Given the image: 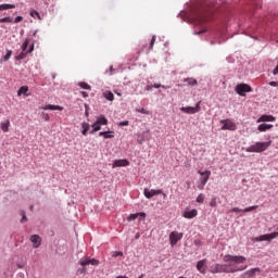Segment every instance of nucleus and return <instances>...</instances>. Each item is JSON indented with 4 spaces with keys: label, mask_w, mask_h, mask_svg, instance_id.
<instances>
[{
    "label": "nucleus",
    "mask_w": 278,
    "mask_h": 278,
    "mask_svg": "<svg viewBox=\"0 0 278 278\" xmlns=\"http://www.w3.org/2000/svg\"><path fill=\"white\" fill-rule=\"evenodd\" d=\"M276 118L273 115H262L257 123H275Z\"/></svg>",
    "instance_id": "14"
},
{
    "label": "nucleus",
    "mask_w": 278,
    "mask_h": 278,
    "mask_svg": "<svg viewBox=\"0 0 278 278\" xmlns=\"http://www.w3.org/2000/svg\"><path fill=\"white\" fill-rule=\"evenodd\" d=\"M207 31V28L206 27H203L201 30L197 31L195 30V34L199 35V34H205Z\"/></svg>",
    "instance_id": "44"
},
{
    "label": "nucleus",
    "mask_w": 278,
    "mask_h": 278,
    "mask_svg": "<svg viewBox=\"0 0 278 278\" xmlns=\"http://www.w3.org/2000/svg\"><path fill=\"white\" fill-rule=\"evenodd\" d=\"M273 144V141L256 142L245 149L247 153H263L268 147Z\"/></svg>",
    "instance_id": "2"
},
{
    "label": "nucleus",
    "mask_w": 278,
    "mask_h": 278,
    "mask_svg": "<svg viewBox=\"0 0 278 278\" xmlns=\"http://www.w3.org/2000/svg\"><path fill=\"white\" fill-rule=\"evenodd\" d=\"M153 88H162V85L161 84H154Z\"/></svg>",
    "instance_id": "51"
},
{
    "label": "nucleus",
    "mask_w": 278,
    "mask_h": 278,
    "mask_svg": "<svg viewBox=\"0 0 278 278\" xmlns=\"http://www.w3.org/2000/svg\"><path fill=\"white\" fill-rule=\"evenodd\" d=\"M29 87L27 86H22L18 90H17V97H21V94H24V97H29Z\"/></svg>",
    "instance_id": "17"
},
{
    "label": "nucleus",
    "mask_w": 278,
    "mask_h": 278,
    "mask_svg": "<svg viewBox=\"0 0 278 278\" xmlns=\"http://www.w3.org/2000/svg\"><path fill=\"white\" fill-rule=\"evenodd\" d=\"M220 124L223 125L222 126V130L223 131H226V130H228V131H236V129H237L236 124L231 119H222Z\"/></svg>",
    "instance_id": "6"
},
{
    "label": "nucleus",
    "mask_w": 278,
    "mask_h": 278,
    "mask_svg": "<svg viewBox=\"0 0 278 278\" xmlns=\"http://www.w3.org/2000/svg\"><path fill=\"white\" fill-rule=\"evenodd\" d=\"M198 214H199V212L195 208H193L191 211H185L182 216H184V218H189L190 219V218H195V216Z\"/></svg>",
    "instance_id": "15"
},
{
    "label": "nucleus",
    "mask_w": 278,
    "mask_h": 278,
    "mask_svg": "<svg viewBox=\"0 0 278 278\" xmlns=\"http://www.w3.org/2000/svg\"><path fill=\"white\" fill-rule=\"evenodd\" d=\"M136 112H139L140 114H146V115L151 114V112L147 111V109H144V108L136 109Z\"/></svg>",
    "instance_id": "36"
},
{
    "label": "nucleus",
    "mask_w": 278,
    "mask_h": 278,
    "mask_svg": "<svg viewBox=\"0 0 278 278\" xmlns=\"http://www.w3.org/2000/svg\"><path fill=\"white\" fill-rule=\"evenodd\" d=\"M92 130L90 131V134H94V132H97V131H101V125L98 123V122H96L93 125H92Z\"/></svg>",
    "instance_id": "30"
},
{
    "label": "nucleus",
    "mask_w": 278,
    "mask_h": 278,
    "mask_svg": "<svg viewBox=\"0 0 278 278\" xmlns=\"http://www.w3.org/2000/svg\"><path fill=\"white\" fill-rule=\"evenodd\" d=\"M123 166H129V161H127L126 159L115 160L113 162L112 168H121Z\"/></svg>",
    "instance_id": "13"
},
{
    "label": "nucleus",
    "mask_w": 278,
    "mask_h": 278,
    "mask_svg": "<svg viewBox=\"0 0 278 278\" xmlns=\"http://www.w3.org/2000/svg\"><path fill=\"white\" fill-rule=\"evenodd\" d=\"M180 110H181V112H185L186 114H197L194 106H182V108H180Z\"/></svg>",
    "instance_id": "20"
},
{
    "label": "nucleus",
    "mask_w": 278,
    "mask_h": 278,
    "mask_svg": "<svg viewBox=\"0 0 278 278\" xmlns=\"http://www.w3.org/2000/svg\"><path fill=\"white\" fill-rule=\"evenodd\" d=\"M205 201V195L203 193H200L197 198V203H203Z\"/></svg>",
    "instance_id": "37"
},
{
    "label": "nucleus",
    "mask_w": 278,
    "mask_h": 278,
    "mask_svg": "<svg viewBox=\"0 0 278 278\" xmlns=\"http://www.w3.org/2000/svg\"><path fill=\"white\" fill-rule=\"evenodd\" d=\"M81 127H83V136H88V131H90V124L85 122L81 124Z\"/></svg>",
    "instance_id": "26"
},
{
    "label": "nucleus",
    "mask_w": 278,
    "mask_h": 278,
    "mask_svg": "<svg viewBox=\"0 0 278 278\" xmlns=\"http://www.w3.org/2000/svg\"><path fill=\"white\" fill-rule=\"evenodd\" d=\"M12 58V50H8L7 54L3 56L2 62H8Z\"/></svg>",
    "instance_id": "34"
},
{
    "label": "nucleus",
    "mask_w": 278,
    "mask_h": 278,
    "mask_svg": "<svg viewBox=\"0 0 278 278\" xmlns=\"http://www.w3.org/2000/svg\"><path fill=\"white\" fill-rule=\"evenodd\" d=\"M29 42H31V40L25 39L24 43L22 45V51L27 53V48L29 47Z\"/></svg>",
    "instance_id": "31"
},
{
    "label": "nucleus",
    "mask_w": 278,
    "mask_h": 278,
    "mask_svg": "<svg viewBox=\"0 0 278 278\" xmlns=\"http://www.w3.org/2000/svg\"><path fill=\"white\" fill-rule=\"evenodd\" d=\"M128 125H129L128 121H124V122L119 123L121 127H127Z\"/></svg>",
    "instance_id": "45"
},
{
    "label": "nucleus",
    "mask_w": 278,
    "mask_h": 278,
    "mask_svg": "<svg viewBox=\"0 0 278 278\" xmlns=\"http://www.w3.org/2000/svg\"><path fill=\"white\" fill-rule=\"evenodd\" d=\"M30 242L33 244V249H39L40 244H42V237L39 235H31Z\"/></svg>",
    "instance_id": "10"
},
{
    "label": "nucleus",
    "mask_w": 278,
    "mask_h": 278,
    "mask_svg": "<svg viewBox=\"0 0 278 278\" xmlns=\"http://www.w3.org/2000/svg\"><path fill=\"white\" fill-rule=\"evenodd\" d=\"M78 264L83 266V268L78 269V275H85L86 273V266H99L100 262L97 258H89V257H83L79 260Z\"/></svg>",
    "instance_id": "3"
},
{
    "label": "nucleus",
    "mask_w": 278,
    "mask_h": 278,
    "mask_svg": "<svg viewBox=\"0 0 278 278\" xmlns=\"http://www.w3.org/2000/svg\"><path fill=\"white\" fill-rule=\"evenodd\" d=\"M0 23H14V18L11 16L0 18Z\"/></svg>",
    "instance_id": "32"
},
{
    "label": "nucleus",
    "mask_w": 278,
    "mask_h": 278,
    "mask_svg": "<svg viewBox=\"0 0 278 278\" xmlns=\"http://www.w3.org/2000/svg\"><path fill=\"white\" fill-rule=\"evenodd\" d=\"M21 21H23V16H17L14 20V23H21Z\"/></svg>",
    "instance_id": "48"
},
{
    "label": "nucleus",
    "mask_w": 278,
    "mask_h": 278,
    "mask_svg": "<svg viewBox=\"0 0 278 278\" xmlns=\"http://www.w3.org/2000/svg\"><path fill=\"white\" fill-rule=\"evenodd\" d=\"M96 123L100 124V125H108V118L104 117V115H100Z\"/></svg>",
    "instance_id": "28"
},
{
    "label": "nucleus",
    "mask_w": 278,
    "mask_h": 278,
    "mask_svg": "<svg viewBox=\"0 0 278 278\" xmlns=\"http://www.w3.org/2000/svg\"><path fill=\"white\" fill-rule=\"evenodd\" d=\"M138 278H144V274H141Z\"/></svg>",
    "instance_id": "53"
},
{
    "label": "nucleus",
    "mask_w": 278,
    "mask_h": 278,
    "mask_svg": "<svg viewBox=\"0 0 278 278\" xmlns=\"http://www.w3.org/2000/svg\"><path fill=\"white\" fill-rule=\"evenodd\" d=\"M138 216H140V220H144V218H147V213L130 214L128 220H136Z\"/></svg>",
    "instance_id": "18"
},
{
    "label": "nucleus",
    "mask_w": 278,
    "mask_h": 278,
    "mask_svg": "<svg viewBox=\"0 0 278 278\" xmlns=\"http://www.w3.org/2000/svg\"><path fill=\"white\" fill-rule=\"evenodd\" d=\"M181 238H184L182 232L172 231L169 235L170 245L175 247V244H177V242H179V240H181Z\"/></svg>",
    "instance_id": "8"
},
{
    "label": "nucleus",
    "mask_w": 278,
    "mask_h": 278,
    "mask_svg": "<svg viewBox=\"0 0 278 278\" xmlns=\"http://www.w3.org/2000/svg\"><path fill=\"white\" fill-rule=\"evenodd\" d=\"M143 194H144L146 199H153V197H157V194H162V189H159V190L144 189Z\"/></svg>",
    "instance_id": "12"
},
{
    "label": "nucleus",
    "mask_w": 278,
    "mask_h": 278,
    "mask_svg": "<svg viewBox=\"0 0 278 278\" xmlns=\"http://www.w3.org/2000/svg\"><path fill=\"white\" fill-rule=\"evenodd\" d=\"M210 205H211V207H216V205H217L216 198H213L211 200Z\"/></svg>",
    "instance_id": "42"
},
{
    "label": "nucleus",
    "mask_w": 278,
    "mask_h": 278,
    "mask_svg": "<svg viewBox=\"0 0 278 278\" xmlns=\"http://www.w3.org/2000/svg\"><path fill=\"white\" fill-rule=\"evenodd\" d=\"M161 88H164V90H168V88H170V87L169 86L161 85Z\"/></svg>",
    "instance_id": "52"
},
{
    "label": "nucleus",
    "mask_w": 278,
    "mask_h": 278,
    "mask_svg": "<svg viewBox=\"0 0 278 278\" xmlns=\"http://www.w3.org/2000/svg\"><path fill=\"white\" fill-rule=\"evenodd\" d=\"M193 110H195V114L197 112H201V101H199L195 106H193Z\"/></svg>",
    "instance_id": "41"
},
{
    "label": "nucleus",
    "mask_w": 278,
    "mask_h": 278,
    "mask_svg": "<svg viewBox=\"0 0 278 278\" xmlns=\"http://www.w3.org/2000/svg\"><path fill=\"white\" fill-rule=\"evenodd\" d=\"M31 51H34V45H31L26 52L22 50L21 54L16 56V60H25V56L27 55V53H31Z\"/></svg>",
    "instance_id": "19"
},
{
    "label": "nucleus",
    "mask_w": 278,
    "mask_h": 278,
    "mask_svg": "<svg viewBox=\"0 0 278 278\" xmlns=\"http://www.w3.org/2000/svg\"><path fill=\"white\" fill-rule=\"evenodd\" d=\"M277 237H278V232H271V233L256 237L255 241L256 242H264V241L270 242V240H275V238H277Z\"/></svg>",
    "instance_id": "9"
},
{
    "label": "nucleus",
    "mask_w": 278,
    "mask_h": 278,
    "mask_svg": "<svg viewBox=\"0 0 278 278\" xmlns=\"http://www.w3.org/2000/svg\"><path fill=\"white\" fill-rule=\"evenodd\" d=\"M257 273H260V267L252 268V269L245 271L244 275H247L248 277H255V275H257Z\"/></svg>",
    "instance_id": "23"
},
{
    "label": "nucleus",
    "mask_w": 278,
    "mask_h": 278,
    "mask_svg": "<svg viewBox=\"0 0 278 278\" xmlns=\"http://www.w3.org/2000/svg\"><path fill=\"white\" fill-rule=\"evenodd\" d=\"M137 142H138L139 144H143L144 138H140V136H138Z\"/></svg>",
    "instance_id": "47"
},
{
    "label": "nucleus",
    "mask_w": 278,
    "mask_h": 278,
    "mask_svg": "<svg viewBox=\"0 0 278 278\" xmlns=\"http://www.w3.org/2000/svg\"><path fill=\"white\" fill-rule=\"evenodd\" d=\"M30 210H34V205L30 206Z\"/></svg>",
    "instance_id": "58"
},
{
    "label": "nucleus",
    "mask_w": 278,
    "mask_h": 278,
    "mask_svg": "<svg viewBox=\"0 0 278 278\" xmlns=\"http://www.w3.org/2000/svg\"><path fill=\"white\" fill-rule=\"evenodd\" d=\"M42 116L45 121H51V117L49 116V114L43 113Z\"/></svg>",
    "instance_id": "46"
},
{
    "label": "nucleus",
    "mask_w": 278,
    "mask_h": 278,
    "mask_svg": "<svg viewBox=\"0 0 278 278\" xmlns=\"http://www.w3.org/2000/svg\"><path fill=\"white\" fill-rule=\"evenodd\" d=\"M2 131H9L10 129V121H7L5 123L1 124Z\"/></svg>",
    "instance_id": "33"
},
{
    "label": "nucleus",
    "mask_w": 278,
    "mask_h": 278,
    "mask_svg": "<svg viewBox=\"0 0 278 278\" xmlns=\"http://www.w3.org/2000/svg\"><path fill=\"white\" fill-rule=\"evenodd\" d=\"M81 94H83L84 99H86L88 97V92H86V91H81Z\"/></svg>",
    "instance_id": "50"
},
{
    "label": "nucleus",
    "mask_w": 278,
    "mask_h": 278,
    "mask_svg": "<svg viewBox=\"0 0 278 278\" xmlns=\"http://www.w3.org/2000/svg\"><path fill=\"white\" fill-rule=\"evenodd\" d=\"M42 110H59V112H62V110H64V108H62L60 105L48 104V105L43 106Z\"/></svg>",
    "instance_id": "24"
},
{
    "label": "nucleus",
    "mask_w": 278,
    "mask_h": 278,
    "mask_svg": "<svg viewBox=\"0 0 278 278\" xmlns=\"http://www.w3.org/2000/svg\"><path fill=\"white\" fill-rule=\"evenodd\" d=\"M85 116H88V110H86V112H85Z\"/></svg>",
    "instance_id": "54"
},
{
    "label": "nucleus",
    "mask_w": 278,
    "mask_h": 278,
    "mask_svg": "<svg viewBox=\"0 0 278 278\" xmlns=\"http://www.w3.org/2000/svg\"><path fill=\"white\" fill-rule=\"evenodd\" d=\"M147 90H151V87L148 86V87H147Z\"/></svg>",
    "instance_id": "56"
},
{
    "label": "nucleus",
    "mask_w": 278,
    "mask_h": 278,
    "mask_svg": "<svg viewBox=\"0 0 278 278\" xmlns=\"http://www.w3.org/2000/svg\"><path fill=\"white\" fill-rule=\"evenodd\" d=\"M18 277H20V278H23V274H20Z\"/></svg>",
    "instance_id": "55"
},
{
    "label": "nucleus",
    "mask_w": 278,
    "mask_h": 278,
    "mask_svg": "<svg viewBox=\"0 0 278 278\" xmlns=\"http://www.w3.org/2000/svg\"><path fill=\"white\" fill-rule=\"evenodd\" d=\"M118 256L123 257V252H121V251L112 252V257H118Z\"/></svg>",
    "instance_id": "39"
},
{
    "label": "nucleus",
    "mask_w": 278,
    "mask_h": 278,
    "mask_svg": "<svg viewBox=\"0 0 278 278\" xmlns=\"http://www.w3.org/2000/svg\"><path fill=\"white\" fill-rule=\"evenodd\" d=\"M235 90L240 97H247L245 92H253V88L248 84H239L236 86Z\"/></svg>",
    "instance_id": "5"
},
{
    "label": "nucleus",
    "mask_w": 278,
    "mask_h": 278,
    "mask_svg": "<svg viewBox=\"0 0 278 278\" xmlns=\"http://www.w3.org/2000/svg\"><path fill=\"white\" fill-rule=\"evenodd\" d=\"M104 98H105L108 101H114V93H112V91H105V92H104Z\"/></svg>",
    "instance_id": "29"
},
{
    "label": "nucleus",
    "mask_w": 278,
    "mask_h": 278,
    "mask_svg": "<svg viewBox=\"0 0 278 278\" xmlns=\"http://www.w3.org/2000/svg\"><path fill=\"white\" fill-rule=\"evenodd\" d=\"M136 238H137V239L140 238V235H137Z\"/></svg>",
    "instance_id": "57"
},
{
    "label": "nucleus",
    "mask_w": 278,
    "mask_h": 278,
    "mask_svg": "<svg viewBox=\"0 0 278 278\" xmlns=\"http://www.w3.org/2000/svg\"><path fill=\"white\" fill-rule=\"evenodd\" d=\"M224 262H227L228 264H215L211 273H213V275H216L217 273H240L247 270L249 267L247 265H241L247 262V257L242 255L227 254L224 256Z\"/></svg>",
    "instance_id": "1"
},
{
    "label": "nucleus",
    "mask_w": 278,
    "mask_h": 278,
    "mask_svg": "<svg viewBox=\"0 0 278 278\" xmlns=\"http://www.w3.org/2000/svg\"><path fill=\"white\" fill-rule=\"evenodd\" d=\"M99 136L103 137L105 139L114 138V131H111V130H109V131H100Z\"/></svg>",
    "instance_id": "22"
},
{
    "label": "nucleus",
    "mask_w": 278,
    "mask_h": 278,
    "mask_svg": "<svg viewBox=\"0 0 278 278\" xmlns=\"http://www.w3.org/2000/svg\"><path fill=\"white\" fill-rule=\"evenodd\" d=\"M197 270H199V273H201L202 275H205V273H207V260L206 258L198 262Z\"/></svg>",
    "instance_id": "11"
},
{
    "label": "nucleus",
    "mask_w": 278,
    "mask_h": 278,
    "mask_svg": "<svg viewBox=\"0 0 278 278\" xmlns=\"http://www.w3.org/2000/svg\"><path fill=\"white\" fill-rule=\"evenodd\" d=\"M198 173L202 177L200 179V182L198 184V189L199 190H205V186L207 185V181H210V177L212 175V172L211 170H205V172L199 170Z\"/></svg>",
    "instance_id": "4"
},
{
    "label": "nucleus",
    "mask_w": 278,
    "mask_h": 278,
    "mask_svg": "<svg viewBox=\"0 0 278 278\" xmlns=\"http://www.w3.org/2000/svg\"><path fill=\"white\" fill-rule=\"evenodd\" d=\"M257 207H258V205H253V206H249V207H245L244 210H242V208H239V207H233L232 210H231V212H236V213H238V212H253V210H257Z\"/></svg>",
    "instance_id": "16"
},
{
    "label": "nucleus",
    "mask_w": 278,
    "mask_h": 278,
    "mask_svg": "<svg viewBox=\"0 0 278 278\" xmlns=\"http://www.w3.org/2000/svg\"><path fill=\"white\" fill-rule=\"evenodd\" d=\"M78 86L81 87L83 90H90L91 89L90 85H88L87 83H79Z\"/></svg>",
    "instance_id": "35"
},
{
    "label": "nucleus",
    "mask_w": 278,
    "mask_h": 278,
    "mask_svg": "<svg viewBox=\"0 0 278 278\" xmlns=\"http://www.w3.org/2000/svg\"><path fill=\"white\" fill-rule=\"evenodd\" d=\"M30 16L33 17L37 16L38 18H40V13H38V11H31Z\"/></svg>",
    "instance_id": "43"
},
{
    "label": "nucleus",
    "mask_w": 278,
    "mask_h": 278,
    "mask_svg": "<svg viewBox=\"0 0 278 278\" xmlns=\"http://www.w3.org/2000/svg\"><path fill=\"white\" fill-rule=\"evenodd\" d=\"M21 215H22L21 223H27V215H25V211H22Z\"/></svg>",
    "instance_id": "40"
},
{
    "label": "nucleus",
    "mask_w": 278,
    "mask_h": 278,
    "mask_svg": "<svg viewBox=\"0 0 278 278\" xmlns=\"http://www.w3.org/2000/svg\"><path fill=\"white\" fill-rule=\"evenodd\" d=\"M14 8H16V5L14 4H8V3L0 4V12H3V10H14Z\"/></svg>",
    "instance_id": "25"
},
{
    "label": "nucleus",
    "mask_w": 278,
    "mask_h": 278,
    "mask_svg": "<svg viewBox=\"0 0 278 278\" xmlns=\"http://www.w3.org/2000/svg\"><path fill=\"white\" fill-rule=\"evenodd\" d=\"M195 25H203V23H207L210 21V15H207V12L203 11L200 13H197L194 15Z\"/></svg>",
    "instance_id": "7"
},
{
    "label": "nucleus",
    "mask_w": 278,
    "mask_h": 278,
    "mask_svg": "<svg viewBox=\"0 0 278 278\" xmlns=\"http://www.w3.org/2000/svg\"><path fill=\"white\" fill-rule=\"evenodd\" d=\"M184 81L187 86H197L199 84L194 78H185Z\"/></svg>",
    "instance_id": "27"
},
{
    "label": "nucleus",
    "mask_w": 278,
    "mask_h": 278,
    "mask_svg": "<svg viewBox=\"0 0 278 278\" xmlns=\"http://www.w3.org/2000/svg\"><path fill=\"white\" fill-rule=\"evenodd\" d=\"M257 129L258 131H268L269 129H273V124H261Z\"/></svg>",
    "instance_id": "21"
},
{
    "label": "nucleus",
    "mask_w": 278,
    "mask_h": 278,
    "mask_svg": "<svg viewBox=\"0 0 278 278\" xmlns=\"http://www.w3.org/2000/svg\"><path fill=\"white\" fill-rule=\"evenodd\" d=\"M269 86H273L274 88H277L278 87V81H270Z\"/></svg>",
    "instance_id": "49"
},
{
    "label": "nucleus",
    "mask_w": 278,
    "mask_h": 278,
    "mask_svg": "<svg viewBox=\"0 0 278 278\" xmlns=\"http://www.w3.org/2000/svg\"><path fill=\"white\" fill-rule=\"evenodd\" d=\"M156 36L154 35L151 39V42H150V47H149V51H151L153 49V46L155 45V40H156Z\"/></svg>",
    "instance_id": "38"
}]
</instances>
